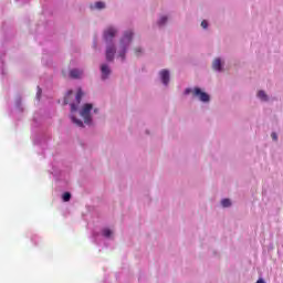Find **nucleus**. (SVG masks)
Masks as SVG:
<instances>
[{"label":"nucleus","mask_w":283,"mask_h":283,"mask_svg":"<svg viewBox=\"0 0 283 283\" xmlns=\"http://www.w3.org/2000/svg\"><path fill=\"white\" fill-rule=\"evenodd\" d=\"M134 36V33L132 31H127L123 39L120 40V51L118 52V57L122 61H125V54H127V45H129V43H132V39Z\"/></svg>","instance_id":"f257e3e1"},{"label":"nucleus","mask_w":283,"mask_h":283,"mask_svg":"<svg viewBox=\"0 0 283 283\" xmlns=\"http://www.w3.org/2000/svg\"><path fill=\"white\" fill-rule=\"evenodd\" d=\"M92 109H93L92 104H85L80 113L86 125L92 124V115H91Z\"/></svg>","instance_id":"f03ea898"},{"label":"nucleus","mask_w":283,"mask_h":283,"mask_svg":"<svg viewBox=\"0 0 283 283\" xmlns=\"http://www.w3.org/2000/svg\"><path fill=\"white\" fill-rule=\"evenodd\" d=\"M193 96H197L199 98V101H201L202 103H209L210 97L209 94L202 92V90L196 87L192 92Z\"/></svg>","instance_id":"7ed1b4c3"},{"label":"nucleus","mask_w":283,"mask_h":283,"mask_svg":"<svg viewBox=\"0 0 283 283\" xmlns=\"http://www.w3.org/2000/svg\"><path fill=\"white\" fill-rule=\"evenodd\" d=\"M116 54V46L114 44H108L106 46V61H114V55Z\"/></svg>","instance_id":"20e7f679"},{"label":"nucleus","mask_w":283,"mask_h":283,"mask_svg":"<svg viewBox=\"0 0 283 283\" xmlns=\"http://www.w3.org/2000/svg\"><path fill=\"white\" fill-rule=\"evenodd\" d=\"M116 36V29L109 27L108 29L105 30L104 32V39L105 41H111V39Z\"/></svg>","instance_id":"39448f33"},{"label":"nucleus","mask_w":283,"mask_h":283,"mask_svg":"<svg viewBox=\"0 0 283 283\" xmlns=\"http://www.w3.org/2000/svg\"><path fill=\"white\" fill-rule=\"evenodd\" d=\"M101 72H102V78H107V76L112 74V71L109 70V66L107 64H102Z\"/></svg>","instance_id":"423d86ee"},{"label":"nucleus","mask_w":283,"mask_h":283,"mask_svg":"<svg viewBox=\"0 0 283 283\" xmlns=\"http://www.w3.org/2000/svg\"><path fill=\"white\" fill-rule=\"evenodd\" d=\"M160 77H161L164 85H169V71L163 70L160 72Z\"/></svg>","instance_id":"0eeeda50"},{"label":"nucleus","mask_w":283,"mask_h":283,"mask_svg":"<svg viewBox=\"0 0 283 283\" xmlns=\"http://www.w3.org/2000/svg\"><path fill=\"white\" fill-rule=\"evenodd\" d=\"M70 76L71 78H81V76H83V71L78 69H73L70 71Z\"/></svg>","instance_id":"6e6552de"},{"label":"nucleus","mask_w":283,"mask_h":283,"mask_svg":"<svg viewBox=\"0 0 283 283\" xmlns=\"http://www.w3.org/2000/svg\"><path fill=\"white\" fill-rule=\"evenodd\" d=\"M212 67L213 70H216L217 72H220L222 70V61L220 59H216L212 62Z\"/></svg>","instance_id":"1a4fd4ad"},{"label":"nucleus","mask_w":283,"mask_h":283,"mask_svg":"<svg viewBox=\"0 0 283 283\" xmlns=\"http://www.w3.org/2000/svg\"><path fill=\"white\" fill-rule=\"evenodd\" d=\"M72 123L77 125V127H83V120L75 118L74 116H71Z\"/></svg>","instance_id":"9d476101"},{"label":"nucleus","mask_w":283,"mask_h":283,"mask_svg":"<svg viewBox=\"0 0 283 283\" xmlns=\"http://www.w3.org/2000/svg\"><path fill=\"white\" fill-rule=\"evenodd\" d=\"M71 199H72V195L70 192L63 193V196H62L63 202H70Z\"/></svg>","instance_id":"9b49d317"},{"label":"nucleus","mask_w":283,"mask_h":283,"mask_svg":"<svg viewBox=\"0 0 283 283\" xmlns=\"http://www.w3.org/2000/svg\"><path fill=\"white\" fill-rule=\"evenodd\" d=\"M258 96L261 98V101H269V97L264 91H259Z\"/></svg>","instance_id":"f8f14e48"},{"label":"nucleus","mask_w":283,"mask_h":283,"mask_svg":"<svg viewBox=\"0 0 283 283\" xmlns=\"http://www.w3.org/2000/svg\"><path fill=\"white\" fill-rule=\"evenodd\" d=\"M221 205L224 208L231 207V200L230 199H223V200H221Z\"/></svg>","instance_id":"ddd939ff"},{"label":"nucleus","mask_w":283,"mask_h":283,"mask_svg":"<svg viewBox=\"0 0 283 283\" xmlns=\"http://www.w3.org/2000/svg\"><path fill=\"white\" fill-rule=\"evenodd\" d=\"M76 101H77V104L81 103V98H83V91L78 90L77 93H76Z\"/></svg>","instance_id":"4468645a"},{"label":"nucleus","mask_w":283,"mask_h":283,"mask_svg":"<svg viewBox=\"0 0 283 283\" xmlns=\"http://www.w3.org/2000/svg\"><path fill=\"white\" fill-rule=\"evenodd\" d=\"M95 8H96L97 10H103V9L105 8V2H96V3H95Z\"/></svg>","instance_id":"2eb2a0df"},{"label":"nucleus","mask_w":283,"mask_h":283,"mask_svg":"<svg viewBox=\"0 0 283 283\" xmlns=\"http://www.w3.org/2000/svg\"><path fill=\"white\" fill-rule=\"evenodd\" d=\"M103 235H104V238H109V237L112 235V230H109V229H104V230H103Z\"/></svg>","instance_id":"dca6fc26"},{"label":"nucleus","mask_w":283,"mask_h":283,"mask_svg":"<svg viewBox=\"0 0 283 283\" xmlns=\"http://www.w3.org/2000/svg\"><path fill=\"white\" fill-rule=\"evenodd\" d=\"M159 25H165L167 23V17H161L158 21Z\"/></svg>","instance_id":"f3484780"},{"label":"nucleus","mask_w":283,"mask_h":283,"mask_svg":"<svg viewBox=\"0 0 283 283\" xmlns=\"http://www.w3.org/2000/svg\"><path fill=\"white\" fill-rule=\"evenodd\" d=\"M209 27V23L207 22V20H203L201 22V28H203L205 30H207V28Z\"/></svg>","instance_id":"a211bd4d"},{"label":"nucleus","mask_w":283,"mask_h":283,"mask_svg":"<svg viewBox=\"0 0 283 283\" xmlns=\"http://www.w3.org/2000/svg\"><path fill=\"white\" fill-rule=\"evenodd\" d=\"M72 94V91L69 92L67 96L64 97V105H67L70 103L67 98H70V95Z\"/></svg>","instance_id":"6ab92c4d"},{"label":"nucleus","mask_w":283,"mask_h":283,"mask_svg":"<svg viewBox=\"0 0 283 283\" xmlns=\"http://www.w3.org/2000/svg\"><path fill=\"white\" fill-rule=\"evenodd\" d=\"M140 52H143V50L140 48L135 49L136 56H139Z\"/></svg>","instance_id":"aec40b11"},{"label":"nucleus","mask_w":283,"mask_h":283,"mask_svg":"<svg viewBox=\"0 0 283 283\" xmlns=\"http://www.w3.org/2000/svg\"><path fill=\"white\" fill-rule=\"evenodd\" d=\"M77 107L76 104H71V112H76Z\"/></svg>","instance_id":"412c9836"},{"label":"nucleus","mask_w":283,"mask_h":283,"mask_svg":"<svg viewBox=\"0 0 283 283\" xmlns=\"http://www.w3.org/2000/svg\"><path fill=\"white\" fill-rule=\"evenodd\" d=\"M271 138H273L274 140H277V134L272 133V134H271Z\"/></svg>","instance_id":"4be33fe9"},{"label":"nucleus","mask_w":283,"mask_h":283,"mask_svg":"<svg viewBox=\"0 0 283 283\" xmlns=\"http://www.w3.org/2000/svg\"><path fill=\"white\" fill-rule=\"evenodd\" d=\"M41 96V87L38 86V98Z\"/></svg>","instance_id":"5701e85b"},{"label":"nucleus","mask_w":283,"mask_h":283,"mask_svg":"<svg viewBox=\"0 0 283 283\" xmlns=\"http://www.w3.org/2000/svg\"><path fill=\"white\" fill-rule=\"evenodd\" d=\"M186 94H191V88H187Z\"/></svg>","instance_id":"b1692460"},{"label":"nucleus","mask_w":283,"mask_h":283,"mask_svg":"<svg viewBox=\"0 0 283 283\" xmlns=\"http://www.w3.org/2000/svg\"><path fill=\"white\" fill-rule=\"evenodd\" d=\"M256 283H264V280L260 279L256 281Z\"/></svg>","instance_id":"393cba45"}]
</instances>
